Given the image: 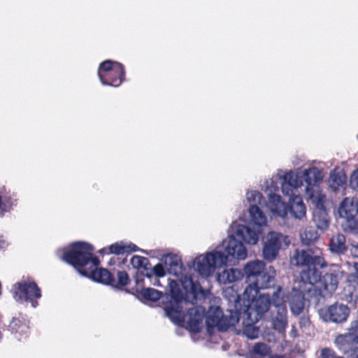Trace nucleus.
<instances>
[{"label":"nucleus","instance_id":"nucleus-28","mask_svg":"<svg viewBox=\"0 0 358 358\" xmlns=\"http://www.w3.org/2000/svg\"><path fill=\"white\" fill-rule=\"evenodd\" d=\"M242 277L243 273L241 270L232 268L224 269L221 273H219L217 280L219 283L229 284L240 280Z\"/></svg>","mask_w":358,"mask_h":358},{"label":"nucleus","instance_id":"nucleus-29","mask_svg":"<svg viewBox=\"0 0 358 358\" xmlns=\"http://www.w3.org/2000/svg\"><path fill=\"white\" fill-rule=\"evenodd\" d=\"M346 180L347 178L343 171L334 169L330 173L329 184L330 187L336 191L346 184Z\"/></svg>","mask_w":358,"mask_h":358},{"label":"nucleus","instance_id":"nucleus-32","mask_svg":"<svg viewBox=\"0 0 358 358\" xmlns=\"http://www.w3.org/2000/svg\"><path fill=\"white\" fill-rule=\"evenodd\" d=\"M355 289L350 286L345 287L341 296L343 300L352 306H355L358 301V296Z\"/></svg>","mask_w":358,"mask_h":358},{"label":"nucleus","instance_id":"nucleus-38","mask_svg":"<svg viewBox=\"0 0 358 358\" xmlns=\"http://www.w3.org/2000/svg\"><path fill=\"white\" fill-rule=\"evenodd\" d=\"M259 334V329L252 324L248 323L243 329V334L250 339L257 338Z\"/></svg>","mask_w":358,"mask_h":358},{"label":"nucleus","instance_id":"nucleus-14","mask_svg":"<svg viewBox=\"0 0 358 358\" xmlns=\"http://www.w3.org/2000/svg\"><path fill=\"white\" fill-rule=\"evenodd\" d=\"M315 267L313 266L308 267L300 273L299 288L301 291L306 292L308 299L315 297L316 287L320 280L321 273Z\"/></svg>","mask_w":358,"mask_h":358},{"label":"nucleus","instance_id":"nucleus-46","mask_svg":"<svg viewBox=\"0 0 358 358\" xmlns=\"http://www.w3.org/2000/svg\"><path fill=\"white\" fill-rule=\"evenodd\" d=\"M20 321L19 319L13 318L10 323L9 327L12 331L17 333L18 329L22 328V330L27 329V327L24 326H20Z\"/></svg>","mask_w":358,"mask_h":358},{"label":"nucleus","instance_id":"nucleus-45","mask_svg":"<svg viewBox=\"0 0 358 358\" xmlns=\"http://www.w3.org/2000/svg\"><path fill=\"white\" fill-rule=\"evenodd\" d=\"M117 278L118 283L122 286H125L129 282V276L125 271H118Z\"/></svg>","mask_w":358,"mask_h":358},{"label":"nucleus","instance_id":"nucleus-6","mask_svg":"<svg viewBox=\"0 0 358 358\" xmlns=\"http://www.w3.org/2000/svg\"><path fill=\"white\" fill-rule=\"evenodd\" d=\"M301 178L306 184L305 192L307 197L314 204L321 206L326 198L319 186L323 180L322 171L315 166H310L301 171Z\"/></svg>","mask_w":358,"mask_h":358},{"label":"nucleus","instance_id":"nucleus-51","mask_svg":"<svg viewBox=\"0 0 358 358\" xmlns=\"http://www.w3.org/2000/svg\"><path fill=\"white\" fill-rule=\"evenodd\" d=\"M355 252H357L355 256L358 257V245L355 248Z\"/></svg>","mask_w":358,"mask_h":358},{"label":"nucleus","instance_id":"nucleus-36","mask_svg":"<svg viewBox=\"0 0 358 358\" xmlns=\"http://www.w3.org/2000/svg\"><path fill=\"white\" fill-rule=\"evenodd\" d=\"M277 180H279V178L277 177V174L264 181L262 187L265 188V190L268 192V195L270 194H275V192L278 189V185L277 183Z\"/></svg>","mask_w":358,"mask_h":358},{"label":"nucleus","instance_id":"nucleus-3","mask_svg":"<svg viewBox=\"0 0 358 358\" xmlns=\"http://www.w3.org/2000/svg\"><path fill=\"white\" fill-rule=\"evenodd\" d=\"M170 292V300L164 305L166 315L175 324L180 325L186 320L191 331L199 332L202 327V321L205 315V309L201 306H194L188 308L185 315L183 305L187 301L183 299V294L176 280L168 279Z\"/></svg>","mask_w":358,"mask_h":358},{"label":"nucleus","instance_id":"nucleus-49","mask_svg":"<svg viewBox=\"0 0 358 358\" xmlns=\"http://www.w3.org/2000/svg\"><path fill=\"white\" fill-rule=\"evenodd\" d=\"M231 292H233V289L231 288H228L224 291V293L225 294H227V293H229Z\"/></svg>","mask_w":358,"mask_h":358},{"label":"nucleus","instance_id":"nucleus-17","mask_svg":"<svg viewBox=\"0 0 358 358\" xmlns=\"http://www.w3.org/2000/svg\"><path fill=\"white\" fill-rule=\"evenodd\" d=\"M281 184L283 194L290 196H296L295 192L303 185V180L298 173L292 171L279 170L277 173Z\"/></svg>","mask_w":358,"mask_h":358},{"label":"nucleus","instance_id":"nucleus-12","mask_svg":"<svg viewBox=\"0 0 358 358\" xmlns=\"http://www.w3.org/2000/svg\"><path fill=\"white\" fill-rule=\"evenodd\" d=\"M342 271H334V272L326 273L324 275H320L316 289L315 299V303L319 302L320 298L331 296L338 288L339 279L342 277Z\"/></svg>","mask_w":358,"mask_h":358},{"label":"nucleus","instance_id":"nucleus-42","mask_svg":"<svg viewBox=\"0 0 358 358\" xmlns=\"http://www.w3.org/2000/svg\"><path fill=\"white\" fill-rule=\"evenodd\" d=\"M165 269L166 267H164L162 264H157L152 268V272L155 277L161 278L165 275Z\"/></svg>","mask_w":358,"mask_h":358},{"label":"nucleus","instance_id":"nucleus-34","mask_svg":"<svg viewBox=\"0 0 358 358\" xmlns=\"http://www.w3.org/2000/svg\"><path fill=\"white\" fill-rule=\"evenodd\" d=\"M141 294L145 299L156 301L161 298L162 292L152 288H143Z\"/></svg>","mask_w":358,"mask_h":358},{"label":"nucleus","instance_id":"nucleus-8","mask_svg":"<svg viewBox=\"0 0 358 358\" xmlns=\"http://www.w3.org/2000/svg\"><path fill=\"white\" fill-rule=\"evenodd\" d=\"M166 270L176 276L186 293H194L196 285L191 276L185 272V268L177 256L167 255L164 257Z\"/></svg>","mask_w":358,"mask_h":358},{"label":"nucleus","instance_id":"nucleus-35","mask_svg":"<svg viewBox=\"0 0 358 358\" xmlns=\"http://www.w3.org/2000/svg\"><path fill=\"white\" fill-rule=\"evenodd\" d=\"M246 199L250 203V206L262 205V195L256 190L248 191L246 194Z\"/></svg>","mask_w":358,"mask_h":358},{"label":"nucleus","instance_id":"nucleus-31","mask_svg":"<svg viewBox=\"0 0 358 358\" xmlns=\"http://www.w3.org/2000/svg\"><path fill=\"white\" fill-rule=\"evenodd\" d=\"M300 236L303 244L310 245L318 238L319 234L314 229L308 227L301 234Z\"/></svg>","mask_w":358,"mask_h":358},{"label":"nucleus","instance_id":"nucleus-47","mask_svg":"<svg viewBox=\"0 0 358 358\" xmlns=\"http://www.w3.org/2000/svg\"><path fill=\"white\" fill-rule=\"evenodd\" d=\"M8 246V243L3 236L0 235V249H4Z\"/></svg>","mask_w":358,"mask_h":358},{"label":"nucleus","instance_id":"nucleus-11","mask_svg":"<svg viewBox=\"0 0 358 358\" xmlns=\"http://www.w3.org/2000/svg\"><path fill=\"white\" fill-rule=\"evenodd\" d=\"M289 240L287 236L277 231L268 232L264 238L262 247V256L267 261L276 258L282 246H288Z\"/></svg>","mask_w":358,"mask_h":358},{"label":"nucleus","instance_id":"nucleus-53","mask_svg":"<svg viewBox=\"0 0 358 358\" xmlns=\"http://www.w3.org/2000/svg\"><path fill=\"white\" fill-rule=\"evenodd\" d=\"M308 320L307 319H304V322H308Z\"/></svg>","mask_w":358,"mask_h":358},{"label":"nucleus","instance_id":"nucleus-37","mask_svg":"<svg viewBox=\"0 0 358 358\" xmlns=\"http://www.w3.org/2000/svg\"><path fill=\"white\" fill-rule=\"evenodd\" d=\"M131 264L135 268L146 269L148 264V259L146 257L135 255L131 259Z\"/></svg>","mask_w":358,"mask_h":358},{"label":"nucleus","instance_id":"nucleus-2","mask_svg":"<svg viewBox=\"0 0 358 358\" xmlns=\"http://www.w3.org/2000/svg\"><path fill=\"white\" fill-rule=\"evenodd\" d=\"M93 246L84 242H76L71 245L70 249L64 251L60 258L65 262L79 267V273L93 280L103 284L113 285L115 280L110 272L98 268L99 264L96 257L93 255Z\"/></svg>","mask_w":358,"mask_h":358},{"label":"nucleus","instance_id":"nucleus-1","mask_svg":"<svg viewBox=\"0 0 358 358\" xmlns=\"http://www.w3.org/2000/svg\"><path fill=\"white\" fill-rule=\"evenodd\" d=\"M231 231L232 234L223 241L222 249H217L195 258L192 267L201 275L208 277L214 273L216 268L227 265L234 259L243 260L247 257L245 247L236 239L238 237L234 234L233 229Z\"/></svg>","mask_w":358,"mask_h":358},{"label":"nucleus","instance_id":"nucleus-30","mask_svg":"<svg viewBox=\"0 0 358 358\" xmlns=\"http://www.w3.org/2000/svg\"><path fill=\"white\" fill-rule=\"evenodd\" d=\"M271 352L269 346L264 343L255 344L251 350V355L254 358H263Z\"/></svg>","mask_w":358,"mask_h":358},{"label":"nucleus","instance_id":"nucleus-27","mask_svg":"<svg viewBox=\"0 0 358 358\" xmlns=\"http://www.w3.org/2000/svg\"><path fill=\"white\" fill-rule=\"evenodd\" d=\"M329 249L333 254L341 255L345 253L348 249L345 236L341 233L333 235L329 241Z\"/></svg>","mask_w":358,"mask_h":358},{"label":"nucleus","instance_id":"nucleus-9","mask_svg":"<svg viewBox=\"0 0 358 358\" xmlns=\"http://www.w3.org/2000/svg\"><path fill=\"white\" fill-rule=\"evenodd\" d=\"M98 76L103 85L118 87L124 80V70L120 63L106 60L100 64Z\"/></svg>","mask_w":358,"mask_h":358},{"label":"nucleus","instance_id":"nucleus-7","mask_svg":"<svg viewBox=\"0 0 358 358\" xmlns=\"http://www.w3.org/2000/svg\"><path fill=\"white\" fill-rule=\"evenodd\" d=\"M292 265L296 266H319L323 268L327 266V262L322 252L319 248H310L307 250L296 249L290 259Z\"/></svg>","mask_w":358,"mask_h":358},{"label":"nucleus","instance_id":"nucleus-18","mask_svg":"<svg viewBox=\"0 0 358 358\" xmlns=\"http://www.w3.org/2000/svg\"><path fill=\"white\" fill-rule=\"evenodd\" d=\"M350 310L345 305L336 303L320 310V315L325 322L342 323L347 320Z\"/></svg>","mask_w":358,"mask_h":358},{"label":"nucleus","instance_id":"nucleus-4","mask_svg":"<svg viewBox=\"0 0 358 358\" xmlns=\"http://www.w3.org/2000/svg\"><path fill=\"white\" fill-rule=\"evenodd\" d=\"M248 212L251 222L256 227H251L234 222L232 229L234 234L246 244L256 245L263 234L261 227L267 224V217L259 206H250Z\"/></svg>","mask_w":358,"mask_h":358},{"label":"nucleus","instance_id":"nucleus-24","mask_svg":"<svg viewBox=\"0 0 358 358\" xmlns=\"http://www.w3.org/2000/svg\"><path fill=\"white\" fill-rule=\"evenodd\" d=\"M288 210L296 219L302 220L306 216V208L301 197L299 195L290 196Z\"/></svg>","mask_w":358,"mask_h":358},{"label":"nucleus","instance_id":"nucleus-16","mask_svg":"<svg viewBox=\"0 0 358 358\" xmlns=\"http://www.w3.org/2000/svg\"><path fill=\"white\" fill-rule=\"evenodd\" d=\"M275 275V271L272 266L266 268L253 282L245 287L244 296L249 297L257 295L260 289L269 288Z\"/></svg>","mask_w":358,"mask_h":358},{"label":"nucleus","instance_id":"nucleus-22","mask_svg":"<svg viewBox=\"0 0 358 358\" xmlns=\"http://www.w3.org/2000/svg\"><path fill=\"white\" fill-rule=\"evenodd\" d=\"M338 214L343 219L356 217L358 214L357 201L349 197L343 199L339 206Z\"/></svg>","mask_w":358,"mask_h":358},{"label":"nucleus","instance_id":"nucleus-43","mask_svg":"<svg viewBox=\"0 0 358 358\" xmlns=\"http://www.w3.org/2000/svg\"><path fill=\"white\" fill-rule=\"evenodd\" d=\"M347 358H358V347H353L350 345L346 347L345 352H343Z\"/></svg>","mask_w":358,"mask_h":358},{"label":"nucleus","instance_id":"nucleus-50","mask_svg":"<svg viewBox=\"0 0 358 358\" xmlns=\"http://www.w3.org/2000/svg\"><path fill=\"white\" fill-rule=\"evenodd\" d=\"M270 358H285V357L284 356L274 355V356H271Z\"/></svg>","mask_w":358,"mask_h":358},{"label":"nucleus","instance_id":"nucleus-48","mask_svg":"<svg viewBox=\"0 0 358 358\" xmlns=\"http://www.w3.org/2000/svg\"><path fill=\"white\" fill-rule=\"evenodd\" d=\"M155 281L152 282V284L155 286L160 287L162 286L160 281L159 280L157 277H155Z\"/></svg>","mask_w":358,"mask_h":358},{"label":"nucleus","instance_id":"nucleus-21","mask_svg":"<svg viewBox=\"0 0 358 358\" xmlns=\"http://www.w3.org/2000/svg\"><path fill=\"white\" fill-rule=\"evenodd\" d=\"M268 207L273 215L285 218L287 215L288 205L281 200L278 194H269Z\"/></svg>","mask_w":358,"mask_h":358},{"label":"nucleus","instance_id":"nucleus-41","mask_svg":"<svg viewBox=\"0 0 358 358\" xmlns=\"http://www.w3.org/2000/svg\"><path fill=\"white\" fill-rule=\"evenodd\" d=\"M350 186L354 190L358 191V169L354 171L350 176Z\"/></svg>","mask_w":358,"mask_h":358},{"label":"nucleus","instance_id":"nucleus-26","mask_svg":"<svg viewBox=\"0 0 358 358\" xmlns=\"http://www.w3.org/2000/svg\"><path fill=\"white\" fill-rule=\"evenodd\" d=\"M324 203L321 206L315 205L316 209L313 212V222L317 228L322 231L326 230L329 225V218L327 213L324 209Z\"/></svg>","mask_w":358,"mask_h":358},{"label":"nucleus","instance_id":"nucleus-13","mask_svg":"<svg viewBox=\"0 0 358 358\" xmlns=\"http://www.w3.org/2000/svg\"><path fill=\"white\" fill-rule=\"evenodd\" d=\"M13 296L17 301H29L32 307L38 305L37 299L41 296V290L34 282H17L13 286Z\"/></svg>","mask_w":358,"mask_h":358},{"label":"nucleus","instance_id":"nucleus-39","mask_svg":"<svg viewBox=\"0 0 358 358\" xmlns=\"http://www.w3.org/2000/svg\"><path fill=\"white\" fill-rule=\"evenodd\" d=\"M13 204V202L8 199L6 196L0 195V215H3L5 212L10 209Z\"/></svg>","mask_w":358,"mask_h":358},{"label":"nucleus","instance_id":"nucleus-44","mask_svg":"<svg viewBox=\"0 0 358 358\" xmlns=\"http://www.w3.org/2000/svg\"><path fill=\"white\" fill-rule=\"evenodd\" d=\"M321 358H344L337 356L334 350L329 348H324L321 351Z\"/></svg>","mask_w":358,"mask_h":358},{"label":"nucleus","instance_id":"nucleus-23","mask_svg":"<svg viewBox=\"0 0 358 358\" xmlns=\"http://www.w3.org/2000/svg\"><path fill=\"white\" fill-rule=\"evenodd\" d=\"M266 268L264 262L261 260H254L248 262L243 268V271L248 284L253 282Z\"/></svg>","mask_w":358,"mask_h":358},{"label":"nucleus","instance_id":"nucleus-33","mask_svg":"<svg viewBox=\"0 0 358 358\" xmlns=\"http://www.w3.org/2000/svg\"><path fill=\"white\" fill-rule=\"evenodd\" d=\"M344 220L345 221L342 224L344 231L348 233L358 234V221L356 217H348Z\"/></svg>","mask_w":358,"mask_h":358},{"label":"nucleus","instance_id":"nucleus-25","mask_svg":"<svg viewBox=\"0 0 358 358\" xmlns=\"http://www.w3.org/2000/svg\"><path fill=\"white\" fill-rule=\"evenodd\" d=\"M136 250H138V247L134 244L117 242L110 245L108 248L101 249L99 253L122 255Z\"/></svg>","mask_w":358,"mask_h":358},{"label":"nucleus","instance_id":"nucleus-5","mask_svg":"<svg viewBox=\"0 0 358 358\" xmlns=\"http://www.w3.org/2000/svg\"><path fill=\"white\" fill-rule=\"evenodd\" d=\"M233 300L236 303H241V301H243V308L239 310V316L246 318L249 322L254 323L262 317V315L268 311L272 301H271L270 296L268 294H259L252 296H245L244 292L241 299L239 296L235 294L232 296ZM236 304V307H237Z\"/></svg>","mask_w":358,"mask_h":358},{"label":"nucleus","instance_id":"nucleus-19","mask_svg":"<svg viewBox=\"0 0 358 358\" xmlns=\"http://www.w3.org/2000/svg\"><path fill=\"white\" fill-rule=\"evenodd\" d=\"M335 344L343 352H345L346 347L358 344V320L351 322L348 333L336 336Z\"/></svg>","mask_w":358,"mask_h":358},{"label":"nucleus","instance_id":"nucleus-15","mask_svg":"<svg viewBox=\"0 0 358 358\" xmlns=\"http://www.w3.org/2000/svg\"><path fill=\"white\" fill-rule=\"evenodd\" d=\"M285 302L284 294L279 287L272 295V304L276 308V315L273 319V325L274 329L278 331H284L287 325V307Z\"/></svg>","mask_w":358,"mask_h":358},{"label":"nucleus","instance_id":"nucleus-10","mask_svg":"<svg viewBox=\"0 0 358 358\" xmlns=\"http://www.w3.org/2000/svg\"><path fill=\"white\" fill-rule=\"evenodd\" d=\"M238 321L239 317L236 313H231L229 316L223 315L222 310L220 307H211L206 319V327L209 333L211 329L214 327H217L220 331H225L229 327L235 326Z\"/></svg>","mask_w":358,"mask_h":358},{"label":"nucleus","instance_id":"nucleus-52","mask_svg":"<svg viewBox=\"0 0 358 358\" xmlns=\"http://www.w3.org/2000/svg\"><path fill=\"white\" fill-rule=\"evenodd\" d=\"M146 276L149 280H151V278H152V274H146Z\"/></svg>","mask_w":358,"mask_h":358},{"label":"nucleus","instance_id":"nucleus-40","mask_svg":"<svg viewBox=\"0 0 358 358\" xmlns=\"http://www.w3.org/2000/svg\"><path fill=\"white\" fill-rule=\"evenodd\" d=\"M347 281L349 283V286L352 287H358V271L352 273L348 275Z\"/></svg>","mask_w":358,"mask_h":358},{"label":"nucleus","instance_id":"nucleus-20","mask_svg":"<svg viewBox=\"0 0 358 358\" xmlns=\"http://www.w3.org/2000/svg\"><path fill=\"white\" fill-rule=\"evenodd\" d=\"M304 299L308 301L313 300L314 302V298L308 299L306 292L301 291L299 288L298 290L293 289L289 295V306L292 313L294 315H299L303 310L304 308Z\"/></svg>","mask_w":358,"mask_h":358}]
</instances>
